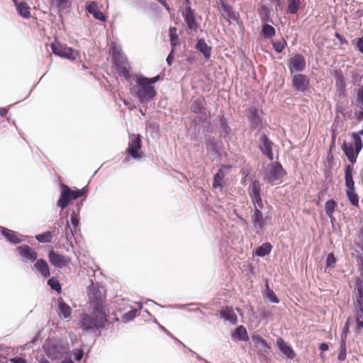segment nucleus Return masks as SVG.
<instances>
[{"mask_svg":"<svg viewBox=\"0 0 363 363\" xmlns=\"http://www.w3.org/2000/svg\"><path fill=\"white\" fill-rule=\"evenodd\" d=\"M353 142L344 140L341 144V149L349 161L344 169V174L353 173L354 165L356 164L358 156L363 149V140H358L357 138L352 139Z\"/></svg>","mask_w":363,"mask_h":363,"instance_id":"f257e3e1","label":"nucleus"},{"mask_svg":"<svg viewBox=\"0 0 363 363\" xmlns=\"http://www.w3.org/2000/svg\"><path fill=\"white\" fill-rule=\"evenodd\" d=\"M133 76L136 84L133 87L131 92L137 98L140 104H148L155 100L157 95L155 88L149 86L136 74Z\"/></svg>","mask_w":363,"mask_h":363,"instance_id":"f03ea898","label":"nucleus"},{"mask_svg":"<svg viewBox=\"0 0 363 363\" xmlns=\"http://www.w3.org/2000/svg\"><path fill=\"white\" fill-rule=\"evenodd\" d=\"M46 356L52 361L62 359L67 354V347L57 339L47 338L43 345Z\"/></svg>","mask_w":363,"mask_h":363,"instance_id":"7ed1b4c3","label":"nucleus"},{"mask_svg":"<svg viewBox=\"0 0 363 363\" xmlns=\"http://www.w3.org/2000/svg\"><path fill=\"white\" fill-rule=\"evenodd\" d=\"M111 60L117 73L123 76L125 80H129L131 78V74H129L125 67V63L128 60L123 56V53L120 47L114 46L112 48Z\"/></svg>","mask_w":363,"mask_h":363,"instance_id":"20e7f679","label":"nucleus"},{"mask_svg":"<svg viewBox=\"0 0 363 363\" xmlns=\"http://www.w3.org/2000/svg\"><path fill=\"white\" fill-rule=\"evenodd\" d=\"M345 185L346 187L345 194L348 201L354 207H359V196L356 192L354 182L353 179V173L344 174Z\"/></svg>","mask_w":363,"mask_h":363,"instance_id":"39448f33","label":"nucleus"},{"mask_svg":"<svg viewBox=\"0 0 363 363\" xmlns=\"http://www.w3.org/2000/svg\"><path fill=\"white\" fill-rule=\"evenodd\" d=\"M50 48L55 55L69 60H75L78 55V52L72 48L60 42L51 43Z\"/></svg>","mask_w":363,"mask_h":363,"instance_id":"423d86ee","label":"nucleus"},{"mask_svg":"<svg viewBox=\"0 0 363 363\" xmlns=\"http://www.w3.org/2000/svg\"><path fill=\"white\" fill-rule=\"evenodd\" d=\"M107 323L104 321V318H98L96 315H89L84 314L82 317L81 328L84 331H91L94 329H104Z\"/></svg>","mask_w":363,"mask_h":363,"instance_id":"0eeeda50","label":"nucleus"},{"mask_svg":"<svg viewBox=\"0 0 363 363\" xmlns=\"http://www.w3.org/2000/svg\"><path fill=\"white\" fill-rule=\"evenodd\" d=\"M130 137L126 153L133 160H140L143 157L141 136L139 134H131Z\"/></svg>","mask_w":363,"mask_h":363,"instance_id":"6e6552de","label":"nucleus"},{"mask_svg":"<svg viewBox=\"0 0 363 363\" xmlns=\"http://www.w3.org/2000/svg\"><path fill=\"white\" fill-rule=\"evenodd\" d=\"M291 86L295 91L305 94L310 89V79L301 73L291 74Z\"/></svg>","mask_w":363,"mask_h":363,"instance_id":"1a4fd4ad","label":"nucleus"},{"mask_svg":"<svg viewBox=\"0 0 363 363\" xmlns=\"http://www.w3.org/2000/svg\"><path fill=\"white\" fill-rule=\"evenodd\" d=\"M274 143L270 140L268 135L263 133L259 138L258 149L261 153L270 162L274 159L273 147Z\"/></svg>","mask_w":363,"mask_h":363,"instance_id":"9d476101","label":"nucleus"},{"mask_svg":"<svg viewBox=\"0 0 363 363\" xmlns=\"http://www.w3.org/2000/svg\"><path fill=\"white\" fill-rule=\"evenodd\" d=\"M260 192L259 182L254 180L250 184L248 187V193L254 206V210H262L264 207Z\"/></svg>","mask_w":363,"mask_h":363,"instance_id":"9b49d317","label":"nucleus"},{"mask_svg":"<svg viewBox=\"0 0 363 363\" xmlns=\"http://www.w3.org/2000/svg\"><path fill=\"white\" fill-rule=\"evenodd\" d=\"M287 67L291 74L301 73L304 71L306 67L304 56L300 53L295 54L288 60Z\"/></svg>","mask_w":363,"mask_h":363,"instance_id":"f8f14e48","label":"nucleus"},{"mask_svg":"<svg viewBox=\"0 0 363 363\" xmlns=\"http://www.w3.org/2000/svg\"><path fill=\"white\" fill-rule=\"evenodd\" d=\"M287 174L286 169L279 162H275L270 164L266 172L265 179L269 183L279 180Z\"/></svg>","mask_w":363,"mask_h":363,"instance_id":"ddd939ff","label":"nucleus"},{"mask_svg":"<svg viewBox=\"0 0 363 363\" xmlns=\"http://www.w3.org/2000/svg\"><path fill=\"white\" fill-rule=\"evenodd\" d=\"M18 255L22 258L25 263H33L38 258V252L28 245H21L16 248Z\"/></svg>","mask_w":363,"mask_h":363,"instance_id":"4468645a","label":"nucleus"},{"mask_svg":"<svg viewBox=\"0 0 363 363\" xmlns=\"http://www.w3.org/2000/svg\"><path fill=\"white\" fill-rule=\"evenodd\" d=\"M247 118L250 124V128L252 130L257 129V131H260L263 126V118L259 114V111L257 108L252 106L248 109Z\"/></svg>","mask_w":363,"mask_h":363,"instance_id":"2eb2a0df","label":"nucleus"},{"mask_svg":"<svg viewBox=\"0 0 363 363\" xmlns=\"http://www.w3.org/2000/svg\"><path fill=\"white\" fill-rule=\"evenodd\" d=\"M48 259L50 264L57 269H62L71 262L69 257L61 255L54 250L48 252Z\"/></svg>","mask_w":363,"mask_h":363,"instance_id":"dca6fc26","label":"nucleus"},{"mask_svg":"<svg viewBox=\"0 0 363 363\" xmlns=\"http://www.w3.org/2000/svg\"><path fill=\"white\" fill-rule=\"evenodd\" d=\"M189 109L195 114L201 115L199 118L200 121L203 122L206 120V118L204 117L206 114V101L204 96H200L191 101Z\"/></svg>","mask_w":363,"mask_h":363,"instance_id":"f3484780","label":"nucleus"},{"mask_svg":"<svg viewBox=\"0 0 363 363\" xmlns=\"http://www.w3.org/2000/svg\"><path fill=\"white\" fill-rule=\"evenodd\" d=\"M218 121L219 123L220 136L225 142L230 141L232 140L230 135L233 133V129L230 126L228 118L225 116V113L223 111H220Z\"/></svg>","mask_w":363,"mask_h":363,"instance_id":"a211bd4d","label":"nucleus"},{"mask_svg":"<svg viewBox=\"0 0 363 363\" xmlns=\"http://www.w3.org/2000/svg\"><path fill=\"white\" fill-rule=\"evenodd\" d=\"M60 194L57 201V206L62 211L66 209L72 201L69 186L64 183H60Z\"/></svg>","mask_w":363,"mask_h":363,"instance_id":"6ab92c4d","label":"nucleus"},{"mask_svg":"<svg viewBox=\"0 0 363 363\" xmlns=\"http://www.w3.org/2000/svg\"><path fill=\"white\" fill-rule=\"evenodd\" d=\"M182 16L186 23L187 28L191 30H196L199 26V23L196 19V12L190 6H186L182 13Z\"/></svg>","mask_w":363,"mask_h":363,"instance_id":"aec40b11","label":"nucleus"},{"mask_svg":"<svg viewBox=\"0 0 363 363\" xmlns=\"http://www.w3.org/2000/svg\"><path fill=\"white\" fill-rule=\"evenodd\" d=\"M0 233L6 242L13 245H17L25 240L26 236L6 227L1 226Z\"/></svg>","mask_w":363,"mask_h":363,"instance_id":"412c9836","label":"nucleus"},{"mask_svg":"<svg viewBox=\"0 0 363 363\" xmlns=\"http://www.w3.org/2000/svg\"><path fill=\"white\" fill-rule=\"evenodd\" d=\"M335 80L336 94L338 98L342 99L347 96L345 77L341 69H335L333 72Z\"/></svg>","mask_w":363,"mask_h":363,"instance_id":"4be33fe9","label":"nucleus"},{"mask_svg":"<svg viewBox=\"0 0 363 363\" xmlns=\"http://www.w3.org/2000/svg\"><path fill=\"white\" fill-rule=\"evenodd\" d=\"M356 300L353 302L354 311L356 312L355 322L357 331L363 329V295L354 294Z\"/></svg>","mask_w":363,"mask_h":363,"instance_id":"5701e85b","label":"nucleus"},{"mask_svg":"<svg viewBox=\"0 0 363 363\" xmlns=\"http://www.w3.org/2000/svg\"><path fill=\"white\" fill-rule=\"evenodd\" d=\"M276 345L280 352L289 359H294L296 357V354L292 346L286 342L282 337H278L276 340Z\"/></svg>","mask_w":363,"mask_h":363,"instance_id":"b1692460","label":"nucleus"},{"mask_svg":"<svg viewBox=\"0 0 363 363\" xmlns=\"http://www.w3.org/2000/svg\"><path fill=\"white\" fill-rule=\"evenodd\" d=\"M204 144L208 153L211 152L218 157H220L222 145H219V141L214 136L204 134Z\"/></svg>","mask_w":363,"mask_h":363,"instance_id":"393cba45","label":"nucleus"},{"mask_svg":"<svg viewBox=\"0 0 363 363\" xmlns=\"http://www.w3.org/2000/svg\"><path fill=\"white\" fill-rule=\"evenodd\" d=\"M86 10L89 14L92 15L96 20L101 22H106L107 21L106 15L99 9L96 1H88L86 3Z\"/></svg>","mask_w":363,"mask_h":363,"instance_id":"a878e982","label":"nucleus"},{"mask_svg":"<svg viewBox=\"0 0 363 363\" xmlns=\"http://www.w3.org/2000/svg\"><path fill=\"white\" fill-rule=\"evenodd\" d=\"M33 271L38 272L43 277L47 278L50 276V268L47 261L43 258H37L31 266Z\"/></svg>","mask_w":363,"mask_h":363,"instance_id":"bb28decb","label":"nucleus"},{"mask_svg":"<svg viewBox=\"0 0 363 363\" xmlns=\"http://www.w3.org/2000/svg\"><path fill=\"white\" fill-rule=\"evenodd\" d=\"M219 316L225 321H228L232 325H235L238 323V316L233 311V308L231 306L222 307L219 311Z\"/></svg>","mask_w":363,"mask_h":363,"instance_id":"cd10ccee","label":"nucleus"},{"mask_svg":"<svg viewBox=\"0 0 363 363\" xmlns=\"http://www.w3.org/2000/svg\"><path fill=\"white\" fill-rule=\"evenodd\" d=\"M57 314L60 318L69 319L72 315L71 307L60 297L57 300Z\"/></svg>","mask_w":363,"mask_h":363,"instance_id":"c85d7f7f","label":"nucleus"},{"mask_svg":"<svg viewBox=\"0 0 363 363\" xmlns=\"http://www.w3.org/2000/svg\"><path fill=\"white\" fill-rule=\"evenodd\" d=\"M264 281L265 287L264 291L262 292L264 298L272 303H279V298L274 293L273 289L270 288L269 279L267 278H264Z\"/></svg>","mask_w":363,"mask_h":363,"instance_id":"c756f323","label":"nucleus"},{"mask_svg":"<svg viewBox=\"0 0 363 363\" xmlns=\"http://www.w3.org/2000/svg\"><path fill=\"white\" fill-rule=\"evenodd\" d=\"M13 3L18 14L21 17L25 19H29L30 18V8L26 2L13 0Z\"/></svg>","mask_w":363,"mask_h":363,"instance_id":"7c9ffc66","label":"nucleus"},{"mask_svg":"<svg viewBox=\"0 0 363 363\" xmlns=\"http://www.w3.org/2000/svg\"><path fill=\"white\" fill-rule=\"evenodd\" d=\"M251 218L252 225L257 230V233H258L259 230L263 228L265 225L262 210H254Z\"/></svg>","mask_w":363,"mask_h":363,"instance_id":"2f4dec72","label":"nucleus"},{"mask_svg":"<svg viewBox=\"0 0 363 363\" xmlns=\"http://www.w3.org/2000/svg\"><path fill=\"white\" fill-rule=\"evenodd\" d=\"M272 248L273 246L270 242H264L253 250L252 255L259 257H264L271 253Z\"/></svg>","mask_w":363,"mask_h":363,"instance_id":"473e14b6","label":"nucleus"},{"mask_svg":"<svg viewBox=\"0 0 363 363\" xmlns=\"http://www.w3.org/2000/svg\"><path fill=\"white\" fill-rule=\"evenodd\" d=\"M231 338L238 341H247L249 340V336L245 326L239 325L237 326L231 333Z\"/></svg>","mask_w":363,"mask_h":363,"instance_id":"72a5a7b5","label":"nucleus"},{"mask_svg":"<svg viewBox=\"0 0 363 363\" xmlns=\"http://www.w3.org/2000/svg\"><path fill=\"white\" fill-rule=\"evenodd\" d=\"M195 48L201 52L206 59H208L211 55L212 47L207 45L203 38H199Z\"/></svg>","mask_w":363,"mask_h":363,"instance_id":"f704fd0d","label":"nucleus"},{"mask_svg":"<svg viewBox=\"0 0 363 363\" xmlns=\"http://www.w3.org/2000/svg\"><path fill=\"white\" fill-rule=\"evenodd\" d=\"M258 13L262 24L273 23V20L271 17V10L267 5H262L258 9Z\"/></svg>","mask_w":363,"mask_h":363,"instance_id":"c9c22d12","label":"nucleus"},{"mask_svg":"<svg viewBox=\"0 0 363 363\" xmlns=\"http://www.w3.org/2000/svg\"><path fill=\"white\" fill-rule=\"evenodd\" d=\"M91 314L92 315H96L99 318H104V321L108 323L101 299L94 300V304Z\"/></svg>","mask_w":363,"mask_h":363,"instance_id":"e433bc0d","label":"nucleus"},{"mask_svg":"<svg viewBox=\"0 0 363 363\" xmlns=\"http://www.w3.org/2000/svg\"><path fill=\"white\" fill-rule=\"evenodd\" d=\"M177 32V29L175 27L171 26L169 28V43L172 50H175L177 46L180 44L179 38Z\"/></svg>","mask_w":363,"mask_h":363,"instance_id":"4c0bfd02","label":"nucleus"},{"mask_svg":"<svg viewBox=\"0 0 363 363\" xmlns=\"http://www.w3.org/2000/svg\"><path fill=\"white\" fill-rule=\"evenodd\" d=\"M261 35L264 38H272L276 35V30L270 23L262 24Z\"/></svg>","mask_w":363,"mask_h":363,"instance_id":"58836bf2","label":"nucleus"},{"mask_svg":"<svg viewBox=\"0 0 363 363\" xmlns=\"http://www.w3.org/2000/svg\"><path fill=\"white\" fill-rule=\"evenodd\" d=\"M219 4L222 10L226 13L229 18L236 19L235 13L232 6L228 4L225 0H219Z\"/></svg>","mask_w":363,"mask_h":363,"instance_id":"ea45409f","label":"nucleus"},{"mask_svg":"<svg viewBox=\"0 0 363 363\" xmlns=\"http://www.w3.org/2000/svg\"><path fill=\"white\" fill-rule=\"evenodd\" d=\"M225 177V172L223 169H218L213 175V181L212 186L214 189L223 187L222 180Z\"/></svg>","mask_w":363,"mask_h":363,"instance_id":"a19ab883","label":"nucleus"},{"mask_svg":"<svg viewBox=\"0 0 363 363\" xmlns=\"http://www.w3.org/2000/svg\"><path fill=\"white\" fill-rule=\"evenodd\" d=\"M47 284L55 292L60 294L62 291V285L59 279L55 277H50L47 281Z\"/></svg>","mask_w":363,"mask_h":363,"instance_id":"79ce46f5","label":"nucleus"},{"mask_svg":"<svg viewBox=\"0 0 363 363\" xmlns=\"http://www.w3.org/2000/svg\"><path fill=\"white\" fill-rule=\"evenodd\" d=\"M300 8V0H289L286 13L289 14H296Z\"/></svg>","mask_w":363,"mask_h":363,"instance_id":"37998d69","label":"nucleus"},{"mask_svg":"<svg viewBox=\"0 0 363 363\" xmlns=\"http://www.w3.org/2000/svg\"><path fill=\"white\" fill-rule=\"evenodd\" d=\"M337 202L333 199H330L326 201L325 203V214L327 216H330V214H333L335 210L337 209Z\"/></svg>","mask_w":363,"mask_h":363,"instance_id":"c03bdc74","label":"nucleus"},{"mask_svg":"<svg viewBox=\"0 0 363 363\" xmlns=\"http://www.w3.org/2000/svg\"><path fill=\"white\" fill-rule=\"evenodd\" d=\"M347 356V339L340 338V350L337 355V359L340 362L345 360Z\"/></svg>","mask_w":363,"mask_h":363,"instance_id":"a18cd8bd","label":"nucleus"},{"mask_svg":"<svg viewBox=\"0 0 363 363\" xmlns=\"http://www.w3.org/2000/svg\"><path fill=\"white\" fill-rule=\"evenodd\" d=\"M139 77L143 82L147 84L149 86L155 88V84L161 80V77L160 75H156L153 77H147L143 75L142 74H136Z\"/></svg>","mask_w":363,"mask_h":363,"instance_id":"49530a36","label":"nucleus"},{"mask_svg":"<svg viewBox=\"0 0 363 363\" xmlns=\"http://www.w3.org/2000/svg\"><path fill=\"white\" fill-rule=\"evenodd\" d=\"M35 240L40 243H50L52 242V235L49 231H45L35 236Z\"/></svg>","mask_w":363,"mask_h":363,"instance_id":"de8ad7c7","label":"nucleus"},{"mask_svg":"<svg viewBox=\"0 0 363 363\" xmlns=\"http://www.w3.org/2000/svg\"><path fill=\"white\" fill-rule=\"evenodd\" d=\"M67 217H68V212H67L66 213V225L65 226V228L63 230V233L66 238V240L68 241V242H71V239L73 238L75 240L74 238V233H73V231L69 225V220L67 219Z\"/></svg>","mask_w":363,"mask_h":363,"instance_id":"09e8293b","label":"nucleus"},{"mask_svg":"<svg viewBox=\"0 0 363 363\" xmlns=\"http://www.w3.org/2000/svg\"><path fill=\"white\" fill-rule=\"evenodd\" d=\"M87 291L89 294L93 296L94 300L101 299V291L98 287L94 286L93 281H91L90 285L87 287Z\"/></svg>","mask_w":363,"mask_h":363,"instance_id":"8fccbe9b","label":"nucleus"},{"mask_svg":"<svg viewBox=\"0 0 363 363\" xmlns=\"http://www.w3.org/2000/svg\"><path fill=\"white\" fill-rule=\"evenodd\" d=\"M354 294L363 295V278L357 277L355 279Z\"/></svg>","mask_w":363,"mask_h":363,"instance_id":"3c124183","label":"nucleus"},{"mask_svg":"<svg viewBox=\"0 0 363 363\" xmlns=\"http://www.w3.org/2000/svg\"><path fill=\"white\" fill-rule=\"evenodd\" d=\"M138 309L133 308L126 312L122 317L123 321L126 323L133 320L137 315Z\"/></svg>","mask_w":363,"mask_h":363,"instance_id":"603ef678","label":"nucleus"},{"mask_svg":"<svg viewBox=\"0 0 363 363\" xmlns=\"http://www.w3.org/2000/svg\"><path fill=\"white\" fill-rule=\"evenodd\" d=\"M52 4H54L59 9H69L71 6L69 0H51Z\"/></svg>","mask_w":363,"mask_h":363,"instance_id":"864d4df0","label":"nucleus"},{"mask_svg":"<svg viewBox=\"0 0 363 363\" xmlns=\"http://www.w3.org/2000/svg\"><path fill=\"white\" fill-rule=\"evenodd\" d=\"M286 45V42L284 40L272 43V47L274 51L278 54L281 53Z\"/></svg>","mask_w":363,"mask_h":363,"instance_id":"5fc2aeb1","label":"nucleus"},{"mask_svg":"<svg viewBox=\"0 0 363 363\" xmlns=\"http://www.w3.org/2000/svg\"><path fill=\"white\" fill-rule=\"evenodd\" d=\"M351 316H349L345 323V325L343 326V328H342V333H341V335H340V338H344V339H347V335L350 333V321H351Z\"/></svg>","mask_w":363,"mask_h":363,"instance_id":"6e6d98bb","label":"nucleus"},{"mask_svg":"<svg viewBox=\"0 0 363 363\" xmlns=\"http://www.w3.org/2000/svg\"><path fill=\"white\" fill-rule=\"evenodd\" d=\"M337 262V259L335 257L333 252L328 254L325 260L326 268H333L334 267L335 263Z\"/></svg>","mask_w":363,"mask_h":363,"instance_id":"4d7b16f0","label":"nucleus"},{"mask_svg":"<svg viewBox=\"0 0 363 363\" xmlns=\"http://www.w3.org/2000/svg\"><path fill=\"white\" fill-rule=\"evenodd\" d=\"M72 352L74 359L77 362H80L84 355V352L82 348L74 349Z\"/></svg>","mask_w":363,"mask_h":363,"instance_id":"13d9d810","label":"nucleus"},{"mask_svg":"<svg viewBox=\"0 0 363 363\" xmlns=\"http://www.w3.org/2000/svg\"><path fill=\"white\" fill-rule=\"evenodd\" d=\"M324 164L325 166H328L329 168H332L334 166V155L330 151H327Z\"/></svg>","mask_w":363,"mask_h":363,"instance_id":"bf43d9fd","label":"nucleus"},{"mask_svg":"<svg viewBox=\"0 0 363 363\" xmlns=\"http://www.w3.org/2000/svg\"><path fill=\"white\" fill-rule=\"evenodd\" d=\"M70 223L73 228H77L79 225V214L71 211Z\"/></svg>","mask_w":363,"mask_h":363,"instance_id":"052dcab7","label":"nucleus"},{"mask_svg":"<svg viewBox=\"0 0 363 363\" xmlns=\"http://www.w3.org/2000/svg\"><path fill=\"white\" fill-rule=\"evenodd\" d=\"M40 332H38V333H36L33 336L32 340L25 345V348H30V347H33V346L35 345L40 340Z\"/></svg>","mask_w":363,"mask_h":363,"instance_id":"680f3d73","label":"nucleus"},{"mask_svg":"<svg viewBox=\"0 0 363 363\" xmlns=\"http://www.w3.org/2000/svg\"><path fill=\"white\" fill-rule=\"evenodd\" d=\"M352 43L356 45L357 50L363 54V37L354 39Z\"/></svg>","mask_w":363,"mask_h":363,"instance_id":"e2e57ef3","label":"nucleus"},{"mask_svg":"<svg viewBox=\"0 0 363 363\" xmlns=\"http://www.w3.org/2000/svg\"><path fill=\"white\" fill-rule=\"evenodd\" d=\"M357 101L361 105V110L363 111V85L357 89Z\"/></svg>","mask_w":363,"mask_h":363,"instance_id":"0e129e2a","label":"nucleus"},{"mask_svg":"<svg viewBox=\"0 0 363 363\" xmlns=\"http://www.w3.org/2000/svg\"><path fill=\"white\" fill-rule=\"evenodd\" d=\"M337 133L335 130H333L332 133V137H331V142L329 146V148L327 151H330L331 153H333V150L335 148V140H336Z\"/></svg>","mask_w":363,"mask_h":363,"instance_id":"69168bd1","label":"nucleus"},{"mask_svg":"<svg viewBox=\"0 0 363 363\" xmlns=\"http://www.w3.org/2000/svg\"><path fill=\"white\" fill-rule=\"evenodd\" d=\"M252 340L254 343L255 347L256 348H258L259 344H261V342L264 341V339L259 335H255L252 336Z\"/></svg>","mask_w":363,"mask_h":363,"instance_id":"338daca9","label":"nucleus"},{"mask_svg":"<svg viewBox=\"0 0 363 363\" xmlns=\"http://www.w3.org/2000/svg\"><path fill=\"white\" fill-rule=\"evenodd\" d=\"M83 206V201H77L76 203H74L72 208H70V211L72 212H74L76 213H78L79 214L80 213V211H81V208Z\"/></svg>","mask_w":363,"mask_h":363,"instance_id":"774afa93","label":"nucleus"}]
</instances>
